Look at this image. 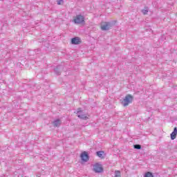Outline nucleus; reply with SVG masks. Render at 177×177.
I'll list each match as a JSON object with an SVG mask.
<instances>
[{
	"instance_id": "1",
	"label": "nucleus",
	"mask_w": 177,
	"mask_h": 177,
	"mask_svg": "<svg viewBox=\"0 0 177 177\" xmlns=\"http://www.w3.org/2000/svg\"><path fill=\"white\" fill-rule=\"evenodd\" d=\"M73 23L75 24H83L85 23V17L82 15H77L75 17H73Z\"/></svg>"
},
{
	"instance_id": "2",
	"label": "nucleus",
	"mask_w": 177,
	"mask_h": 177,
	"mask_svg": "<svg viewBox=\"0 0 177 177\" xmlns=\"http://www.w3.org/2000/svg\"><path fill=\"white\" fill-rule=\"evenodd\" d=\"M133 99V97H132V95H126L122 102V106L124 107H127L130 104V103H132Z\"/></svg>"
},
{
	"instance_id": "3",
	"label": "nucleus",
	"mask_w": 177,
	"mask_h": 177,
	"mask_svg": "<svg viewBox=\"0 0 177 177\" xmlns=\"http://www.w3.org/2000/svg\"><path fill=\"white\" fill-rule=\"evenodd\" d=\"M93 171L95 174H102L104 171L103 166L100 163H95L93 165Z\"/></svg>"
},
{
	"instance_id": "4",
	"label": "nucleus",
	"mask_w": 177,
	"mask_h": 177,
	"mask_svg": "<svg viewBox=\"0 0 177 177\" xmlns=\"http://www.w3.org/2000/svg\"><path fill=\"white\" fill-rule=\"evenodd\" d=\"M112 24L111 22H104L101 25V29L102 31H107L112 27Z\"/></svg>"
},
{
	"instance_id": "5",
	"label": "nucleus",
	"mask_w": 177,
	"mask_h": 177,
	"mask_svg": "<svg viewBox=\"0 0 177 177\" xmlns=\"http://www.w3.org/2000/svg\"><path fill=\"white\" fill-rule=\"evenodd\" d=\"M77 114L79 118H81L82 120H88V117L84 114H82V111H81L80 108L77 109Z\"/></svg>"
},
{
	"instance_id": "6",
	"label": "nucleus",
	"mask_w": 177,
	"mask_h": 177,
	"mask_svg": "<svg viewBox=\"0 0 177 177\" xmlns=\"http://www.w3.org/2000/svg\"><path fill=\"white\" fill-rule=\"evenodd\" d=\"M80 157L82 158V160L84 161V162H86V161H88L89 160V156L85 151L82 153Z\"/></svg>"
},
{
	"instance_id": "7",
	"label": "nucleus",
	"mask_w": 177,
	"mask_h": 177,
	"mask_svg": "<svg viewBox=\"0 0 177 177\" xmlns=\"http://www.w3.org/2000/svg\"><path fill=\"white\" fill-rule=\"evenodd\" d=\"M176 135H177V128L175 127L174 129L173 132L170 134L171 140H175V139H176Z\"/></svg>"
},
{
	"instance_id": "8",
	"label": "nucleus",
	"mask_w": 177,
	"mask_h": 177,
	"mask_svg": "<svg viewBox=\"0 0 177 177\" xmlns=\"http://www.w3.org/2000/svg\"><path fill=\"white\" fill-rule=\"evenodd\" d=\"M71 44L73 45H78L80 44V38L78 37H74L71 39Z\"/></svg>"
},
{
	"instance_id": "9",
	"label": "nucleus",
	"mask_w": 177,
	"mask_h": 177,
	"mask_svg": "<svg viewBox=\"0 0 177 177\" xmlns=\"http://www.w3.org/2000/svg\"><path fill=\"white\" fill-rule=\"evenodd\" d=\"M96 154L97 156L100 157V158H104V151H98L96 152Z\"/></svg>"
},
{
	"instance_id": "10",
	"label": "nucleus",
	"mask_w": 177,
	"mask_h": 177,
	"mask_svg": "<svg viewBox=\"0 0 177 177\" xmlns=\"http://www.w3.org/2000/svg\"><path fill=\"white\" fill-rule=\"evenodd\" d=\"M60 68H62L61 66H58L56 68H55L54 71L57 75H60Z\"/></svg>"
},
{
	"instance_id": "11",
	"label": "nucleus",
	"mask_w": 177,
	"mask_h": 177,
	"mask_svg": "<svg viewBox=\"0 0 177 177\" xmlns=\"http://www.w3.org/2000/svg\"><path fill=\"white\" fill-rule=\"evenodd\" d=\"M62 124L59 119H57L53 122L54 127H59Z\"/></svg>"
},
{
	"instance_id": "12",
	"label": "nucleus",
	"mask_w": 177,
	"mask_h": 177,
	"mask_svg": "<svg viewBox=\"0 0 177 177\" xmlns=\"http://www.w3.org/2000/svg\"><path fill=\"white\" fill-rule=\"evenodd\" d=\"M144 177H154V176H153V174H151V172L148 171L145 174Z\"/></svg>"
},
{
	"instance_id": "13",
	"label": "nucleus",
	"mask_w": 177,
	"mask_h": 177,
	"mask_svg": "<svg viewBox=\"0 0 177 177\" xmlns=\"http://www.w3.org/2000/svg\"><path fill=\"white\" fill-rule=\"evenodd\" d=\"M115 177H120V176H121V171H115Z\"/></svg>"
},
{
	"instance_id": "14",
	"label": "nucleus",
	"mask_w": 177,
	"mask_h": 177,
	"mask_svg": "<svg viewBox=\"0 0 177 177\" xmlns=\"http://www.w3.org/2000/svg\"><path fill=\"white\" fill-rule=\"evenodd\" d=\"M134 149H137V150H140V149H142V146H140V145H135Z\"/></svg>"
},
{
	"instance_id": "15",
	"label": "nucleus",
	"mask_w": 177,
	"mask_h": 177,
	"mask_svg": "<svg viewBox=\"0 0 177 177\" xmlns=\"http://www.w3.org/2000/svg\"><path fill=\"white\" fill-rule=\"evenodd\" d=\"M148 12H149V10H142V12L143 13V15H147Z\"/></svg>"
},
{
	"instance_id": "16",
	"label": "nucleus",
	"mask_w": 177,
	"mask_h": 177,
	"mask_svg": "<svg viewBox=\"0 0 177 177\" xmlns=\"http://www.w3.org/2000/svg\"><path fill=\"white\" fill-rule=\"evenodd\" d=\"M60 3H60V1H57V4H58V5H60Z\"/></svg>"
}]
</instances>
